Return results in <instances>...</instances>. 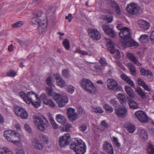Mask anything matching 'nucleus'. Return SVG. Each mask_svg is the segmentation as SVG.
Listing matches in <instances>:
<instances>
[{"label": "nucleus", "instance_id": "6ab92c4d", "mask_svg": "<svg viewBox=\"0 0 154 154\" xmlns=\"http://www.w3.org/2000/svg\"><path fill=\"white\" fill-rule=\"evenodd\" d=\"M138 23L140 27L143 30H147L150 27L149 23L142 19L139 20L138 21Z\"/></svg>", "mask_w": 154, "mask_h": 154}, {"label": "nucleus", "instance_id": "c85d7f7f", "mask_svg": "<svg viewBox=\"0 0 154 154\" xmlns=\"http://www.w3.org/2000/svg\"><path fill=\"white\" fill-rule=\"evenodd\" d=\"M55 79L56 80L57 84L60 87H63L65 86V83L64 81L59 76L56 77Z\"/></svg>", "mask_w": 154, "mask_h": 154}, {"label": "nucleus", "instance_id": "a18cd8bd", "mask_svg": "<svg viewBox=\"0 0 154 154\" xmlns=\"http://www.w3.org/2000/svg\"><path fill=\"white\" fill-rule=\"evenodd\" d=\"M108 47V50L109 51L112 50H114V45L113 44V42L111 40L107 42Z\"/></svg>", "mask_w": 154, "mask_h": 154}, {"label": "nucleus", "instance_id": "69168bd1", "mask_svg": "<svg viewBox=\"0 0 154 154\" xmlns=\"http://www.w3.org/2000/svg\"><path fill=\"white\" fill-rule=\"evenodd\" d=\"M105 18L106 19V20H107V23H109L112 21L113 17L112 16H110L109 17L106 16L105 17Z\"/></svg>", "mask_w": 154, "mask_h": 154}, {"label": "nucleus", "instance_id": "39448f33", "mask_svg": "<svg viewBox=\"0 0 154 154\" xmlns=\"http://www.w3.org/2000/svg\"><path fill=\"white\" fill-rule=\"evenodd\" d=\"M70 148L74 151L76 154H84L86 148L85 143L80 139L77 140L76 143L71 144Z\"/></svg>", "mask_w": 154, "mask_h": 154}, {"label": "nucleus", "instance_id": "20e7f679", "mask_svg": "<svg viewBox=\"0 0 154 154\" xmlns=\"http://www.w3.org/2000/svg\"><path fill=\"white\" fill-rule=\"evenodd\" d=\"M4 137L9 141L14 144L19 143L20 140L19 134L14 131L8 130L4 133Z\"/></svg>", "mask_w": 154, "mask_h": 154}, {"label": "nucleus", "instance_id": "f03ea898", "mask_svg": "<svg viewBox=\"0 0 154 154\" xmlns=\"http://www.w3.org/2000/svg\"><path fill=\"white\" fill-rule=\"evenodd\" d=\"M20 95L28 104L32 103L35 107L37 108L40 105V99L37 95L32 92H28L26 94L23 92H20Z\"/></svg>", "mask_w": 154, "mask_h": 154}, {"label": "nucleus", "instance_id": "09e8293b", "mask_svg": "<svg viewBox=\"0 0 154 154\" xmlns=\"http://www.w3.org/2000/svg\"><path fill=\"white\" fill-rule=\"evenodd\" d=\"M110 103L115 106V108L120 106L115 99H111L109 101Z\"/></svg>", "mask_w": 154, "mask_h": 154}, {"label": "nucleus", "instance_id": "79ce46f5", "mask_svg": "<svg viewBox=\"0 0 154 154\" xmlns=\"http://www.w3.org/2000/svg\"><path fill=\"white\" fill-rule=\"evenodd\" d=\"M40 140L44 143L48 144V139L46 136L43 134H41L39 136Z\"/></svg>", "mask_w": 154, "mask_h": 154}, {"label": "nucleus", "instance_id": "72a5a7b5", "mask_svg": "<svg viewBox=\"0 0 154 154\" xmlns=\"http://www.w3.org/2000/svg\"><path fill=\"white\" fill-rule=\"evenodd\" d=\"M129 105L131 108L133 109H137L138 108V104L135 101L129 100L128 103Z\"/></svg>", "mask_w": 154, "mask_h": 154}, {"label": "nucleus", "instance_id": "de8ad7c7", "mask_svg": "<svg viewBox=\"0 0 154 154\" xmlns=\"http://www.w3.org/2000/svg\"><path fill=\"white\" fill-rule=\"evenodd\" d=\"M50 122L51 123V125L53 128L54 129H56L58 127V125L57 124V123L55 122L54 119L53 118H51L50 119Z\"/></svg>", "mask_w": 154, "mask_h": 154}, {"label": "nucleus", "instance_id": "393cba45", "mask_svg": "<svg viewBox=\"0 0 154 154\" xmlns=\"http://www.w3.org/2000/svg\"><path fill=\"white\" fill-rule=\"evenodd\" d=\"M121 77L122 79L125 81L129 84L131 87L134 88L135 85L133 81L129 78V77L125 74H122L121 75Z\"/></svg>", "mask_w": 154, "mask_h": 154}, {"label": "nucleus", "instance_id": "6e6d98bb", "mask_svg": "<svg viewBox=\"0 0 154 154\" xmlns=\"http://www.w3.org/2000/svg\"><path fill=\"white\" fill-rule=\"evenodd\" d=\"M33 24H38V25L41 23V22H39L37 19L33 18L31 19V20L30 21Z\"/></svg>", "mask_w": 154, "mask_h": 154}, {"label": "nucleus", "instance_id": "f257e3e1", "mask_svg": "<svg viewBox=\"0 0 154 154\" xmlns=\"http://www.w3.org/2000/svg\"><path fill=\"white\" fill-rule=\"evenodd\" d=\"M119 35L122 39L121 44L124 48L132 46H136L138 43L133 40L131 38L130 29L127 27H124L123 29L120 31Z\"/></svg>", "mask_w": 154, "mask_h": 154}, {"label": "nucleus", "instance_id": "ddd939ff", "mask_svg": "<svg viewBox=\"0 0 154 154\" xmlns=\"http://www.w3.org/2000/svg\"><path fill=\"white\" fill-rule=\"evenodd\" d=\"M126 10L130 14L135 15L139 13L140 8L135 4L132 3L128 5Z\"/></svg>", "mask_w": 154, "mask_h": 154}, {"label": "nucleus", "instance_id": "5fc2aeb1", "mask_svg": "<svg viewBox=\"0 0 154 154\" xmlns=\"http://www.w3.org/2000/svg\"><path fill=\"white\" fill-rule=\"evenodd\" d=\"M93 111L96 112L102 113L103 112V110L99 106H97L94 108Z\"/></svg>", "mask_w": 154, "mask_h": 154}, {"label": "nucleus", "instance_id": "f3484780", "mask_svg": "<svg viewBox=\"0 0 154 154\" xmlns=\"http://www.w3.org/2000/svg\"><path fill=\"white\" fill-rule=\"evenodd\" d=\"M67 114L68 118L71 122L74 121L78 118L77 115L75 112V110L74 109L72 108L68 109Z\"/></svg>", "mask_w": 154, "mask_h": 154}, {"label": "nucleus", "instance_id": "0e129e2a", "mask_svg": "<svg viewBox=\"0 0 154 154\" xmlns=\"http://www.w3.org/2000/svg\"><path fill=\"white\" fill-rule=\"evenodd\" d=\"M113 143L117 146L119 147L120 146L119 143L118 142V139L117 138L113 137Z\"/></svg>", "mask_w": 154, "mask_h": 154}, {"label": "nucleus", "instance_id": "4d7b16f0", "mask_svg": "<svg viewBox=\"0 0 154 154\" xmlns=\"http://www.w3.org/2000/svg\"><path fill=\"white\" fill-rule=\"evenodd\" d=\"M72 127L71 125L69 123H67L63 127V129L66 131H68L69 130V129Z\"/></svg>", "mask_w": 154, "mask_h": 154}, {"label": "nucleus", "instance_id": "2f4dec72", "mask_svg": "<svg viewBox=\"0 0 154 154\" xmlns=\"http://www.w3.org/2000/svg\"><path fill=\"white\" fill-rule=\"evenodd\" d=\"M108 127V125L107 123L105 121H102L100 125L99 126L98 129L100 131H102L105 130L106 128Z\"/></svg>", "mask_w": 154, "mask_h": 154}, {"label": "nucleus", "instance_id": "680f3d73", "mask_svg": "<svg viewBox=\"0 0 154 154\" xmlns=\"http://www.w3.org/2000/svg\"><path fill=\"white\" fill-rule=\"evenodd\" d=\"M150 38L151 42L154 44V30L150 33Z\"/></svg>", "mask_w": 154, "mask_h": 154}, {"label": "nucleus", "instance_id": "5701e85b", "mask_svg": "<svg viewBox=\"0 0 154 154\" xmlns=\"http://www.w3.org/2000/svg\"><path fill=\"white\" fill-rule=\"evenodd\" d=\"M125 127L130 133H133L135 130L134 126L129 122H127L125 124Z\"/></svg>", "mask_w": 154, "mask_h": 154}, {"label": "nucleus", "instance_id": "37998d69", "mask_svg": "<svg viewBox=\"0 0 154 154\" xmlns=\"http://www.w3.org/2000/svg\"><path fill=\"white\" fill-rule=\"evenodd\" d=\"M148 152L149 154L154 153V146L152 144L149 143L148 146Z\"/></svg>", "mask_w": 154, "mask_h": 154}, {"label": "nucleus", "instance_id": "a19ab883", "mask_svg": "<svg viewBox=\"0 0 154 154\" xmlns=\"http://www.w3.org/2000/svg\"><path fill=\"white\" fill-rule=\"evenodd\" d=\"M44 103L46 105L52 107H55V104L53 101L51 99H48L47 100H45Z\"/></svg>", "mask_w": 154, "mask_h": 154}, {"label": "nucleus", "instance_id": "b1692460", "mask_svg": "<svg viewBox=\"0 0 154 154\" xmlns=\"http://www.w3.org/2000/svg\"><path fill=\"white\" fill-rule=\"evenodd\" d=\"M127 56L129 59L133 62L135 64H136L138 66L141 65V64L139 62L136 58L132 54L128 53L127 54Z\"/></svg>", "mask_w": 154, "mask_h": 154}, {"label": "nucleus", "instance_id": "3c124183", "mask_svg": "<svg viewBox=\"0 0 154 154\" xmlns=\"http://www.w3.org/2000/svg\"><path fill=\"white\" fill-rule=\"evenodd\" d=\"M62 74L63 75L66 77L68 78L69 76V71L68 69H63L62 71Z\"/></svg>", "mask_w": 154, "mask_h": 154}, {"label": "nucleus", "instance_id": "2eb2a0df", "mask_svg": "<svg viewBox=\"0 0 154 154\" xmlns=\"http://www.w3.org/2000/svg\"><path fill=\"white\" fill-rule=\"evenodd\" d=\"M102 28L105 33L110 37L114 38L116 34L115 31L107 24H105L102 26Z\"/></svg>", "mask_w": 154, "mask_h": 154}, {"label": "nucleus", "instance_id": "9d476101", "mask_svg": "<svg viewBox=\"0 0 154 154\" xmlns=\"http://www.w3.org/2000/svg\"><path fill=\"white\" fill-rule=\"evenodd\" d=\"M107 88L116 91H120L122 89L121 87L118 85L116 82L113 79H109L107 81Z\"/></svg>", "mask_w": 154, "mask_h": 154}, {"label": "nucleus", "instance_id": "4be33fe9", "mask_svg": "<svg viewBox=\"0 0 154 154\" xmlns=\"http://www.w3.org/2000/svg\"><path fill=\"white\" fill-rule=\"evenodd\" d=\"M140 73L143 75H146L148 78H151L152 76V73L148 70H146L142 67L139 68Z\"/></svg>", "mask_w": 154, "mask_h": 154}, {"label": "nucleus", "instance_id": "1a4fd4ad", "mask_svg": "<svg viewBox=\"0 0 154 154\" xmlns=\"http://www.w3.org/2000/svg\"><path fill=\"white\" fill-rule=\"evenodd\" d=\"M71 140L70 135L66 134L59 138V145L61 147H64L68 145Z\"/></svg>", "mask_w": 154, "mask_h": 154}, {"label": "nucleus", "instance_id": "7ed1b4c3", "mask_svg": "<svg viewBox=\"0 0 154 154\" xmlns=\"http://www.w3.org/2000/svg\"><path fill=\"white\" fill-rule=\"evenodd\" d=\"M33 122L37 128L41 131H44L49 128V124L45 118H40L36 116L33 117Z\"/></svg>", "mask_w": 154, "mask_h": 154}, {"label": "nucleus", "instance_id": "13d9d810", "mask_svg": "<svg viewBox=\"0 0 154 154\" xmlns=\"http://www.w3.org/2000/svg\"><path fill=\"white\" fill-rule=\"evenodd\" d=\"M46 83L49 86L52 87V83L51 81V77L48 78L46 80Z\"/></svg>", "mask_w": 154, "mask_h": 154}, {"label": "nucleus", "instance_id": "412c9836", "mask_svg": "<svg viewBox=\"0 0 154 154\" xmlns=\"http://www.w3.org/2000/svg\"><path fill=\"white\" fill-rule=\"evenodd\" d=\"M137 134L142 139L146 140L147 138V133L144 129L139 128L137 131Z\"/></svg>", "mask_w": 154, "mask_h": 154}, {"label": "nucleus", "instance_id": "dca6fc26", "mask_svg": "<svg viewBox=\"0 0 154 154\" xmlns=\"http://www.w3.org/2000/svg\"><path fill=\"white\" fill-rule=\"evenodd\" d=\"M106 2L109 5H110L113 8V10L118 14H121L120 8L118 5L114 0H106Z\"/></svg>", "mask_w": 154, "mask_h": 154}, {"label": "nucleus", "instance_id": "c9c22d12", "mask_svg": "<svg viewBox=\"0 0 154 154\" xmlns=\"http://www.w3.org/2000/svg\"><path fill=\"white\" fill-rule=\"evenodd\" d=\"M0 153L1 154H13L10 149L5 147L0 148Z\"/></svg>", "mask_w": 154, "mask_h": 154}, {"label": "nucleus", "instance_id": "cd10ccee", "mask_svg": "<svg viewBox=\"0 0 154 154\" xmlns=\"http://www.w3.org/2000/svg\"><path fill=\"white\" fill-rule=\"evenodd\" d=\"M125 90L128 95L129 97L131 98L134 97V92L133 90L129 87L125 86Z\"/></svg>", "mask_w": 154, "mask_h": 154}, {"label": "nucleus", "instance_id": "864d4df0", "mask_svg": "<svg viewBox=\"0 0 154 154\" xmlns=\"http://www.w3.org/2000/svg\"><path fill=\"white\" fill-rule=\"evenodd\" d=\"M137 82L138 85L142 87L146 83L143 79L140 78H138L137 80Z\"/></svg>", "mask_w": 154, "mask_h": 154}, {"label": "nucleus", "instance_id": "49530a36", "mask_svg": "<svg viewBox=\"0 0 154 154\" xmlns=\"http://www.w3.org/2000/svg\"><path fill=\"white\" fill-rule=\"evenodd\" d=\"M33 14L34 16L39 18L42 16V12L40 10H36L33 12Z\"/></svg>", "mask_w": 154, "mask_h": 154}, {"label": "nucleus", "instance_id": "4c0bfd02", "mask_svg": "<svg viewBox=\"0 0 154 154\" xmlns=\"http://www.w3.org/2000/svg\"><path fill=\"white\" fill-rule=\"evenodd\" d=\"M103 107L104 108L106 112L108 113H111L113 111V108L109 105L105 103L103 105Z\"/></svg>", "mask_w": 154, "mask_h": 154}, {"label": "nucleus", "instance_id": "bb28decb", "mask_svg": "<svg viewBox=\"0 0 154 154\" xmlns=\"http://www.w3.org/2000/svg\"><path fill=\"white\" fill-rule=\"evenodd\" d=\"M47 24L45 23L41 22L38 26V31L40 33H42L45 31L47 28Z\"/></svg>", "mask_w": 154, "mask_h": 154}, {"label": "nucleus", "instance_id": "e2e57ef3", "mask_svg": "<svg viewBox=\"0 0 154 154\" xmlns=\"http://www.w3.org/2000/svg\"><path fill=\"white\" fill-rule=\"evenodd\" d=\"M16 154H25V153L23 149H18L16 150Z\"/></svg>", "mask_w": 154, "mask_h": 154}, {"label": "nucleus", "instance_id": "a878e982", "mask_svg": "<svg viewBox=\"0 0 154 154\" xmlns=\"http://www.w3.org/2000/svg\"><path fill=\"white\" fill-rule=\"evenodd\" d=\"M135 91L138 95L143 99L146 98V96L144 92H143V90L141 88L137 87L135 89Z\"/></svg>", "mask_w": 154, "mask_h": 154}, {"label": "nucleus", "instance_id": "aec40b11", "mask_svg": "<svg viewBox=\"0 0 154 154\" xmlns=\"http://www.w3.org/2000/svg\"><path fill=\"white\" fill-rule=\"evenodd\" d=\"M32 144L33 147L36 150H41L43 148V146L39 142V140L36 138L33 139L32 142Z\"/></svg>", "mask_w": 154, "mask_h": 154}, {"label": "nucleus", "instance_id": "a211bd4d", "mask_svg": "<svg viewBox=\"0 0 154 154\" xmlns=\"http://www.w3.org/2000/svg\"><path fill=\"white\" fill-rule=\"evenodd\" d=\"M103 148L104 151L107 154H110L111 152H112L113 151L112 145L110 143L107 141H105L104 142Z\"/></svg>", "mask_w": 154, "mask_h": 154}, {"label": "nucleus", "instance_id": "338daca9", "mask_svg": "<svg viewBox=\"0 0 154 154\" xmlns=\"http://www.w3.org/2000/svg\"><path fill=\"white\" fill-rule=\"evenodd\" d=\"M65 18L66 20H68L70 22L72 21V19L73 18V17L71 14L69 13L68 16H66Z\"/></svg>", "mask_w": 154, "mask_h": 154}, {"label": "nucleus", "instance_id": "7c9ffc66", "mask_svg": "<svg viewBox=\"0 0 154 154\" xmlns=\"http://www.w3.org/2000/svg\"><path fill=\"white\" fill-rule=\"evenodd\" d=\"M51 87H47L46 88V92L49 96H52L54 100V96L56 94L58 95V94L55 93L53 91V90L52 88Z\"/></svg>", "mask_w": 154, "mask_h": 154}, {"label": "nucleus", "instance_id": "bf43d9fd", "mask_svg": "<svg viewBox=\"0 0 154 154\" xmlns=\"http://www.w3.org/2000/svg\"><path fill=\"white\" fill-rule=\"evenodd\" d=\"M87 128V126L86 124H84L81 125L79 127L80 130L82 132L84 131Z\"/></svg>", "mask_w": 154, "mask_h": 154}, {"label": "nucleus", "instance_id": "58836bf2", "mask_svg": "<svg viewBox=\"0 0 154 154\" xmlns=\"http://www.w3.org/2000/svg\"><path fill=\"white\" fill-rule=\"evenodd\" d=\"M63 44L66 50H69L70 48V45L68 39H65L63 41Z\"/></svg>", "mask_w": 154, "mask_h": 154}, {"label": "nucleus", "instance_id": "4468645a", "mask_svg": "<svg viewBox=\"0 0 154 154\" xmlns=\"http://www.w3.org/2000/svg\"><path fill=\"white\" fill-rule=\"evenodd\" d=\"M88 33L89 36L94 40H98L101 37L100 33L96 29H90Z\"/></svg>", "mask_w": 154, "mask_h": 154}, {"label": "nucleus", "instance_id": "9b49d317", "mask_svg": "<svg viewBox=\"0 0 154 154\" xmlns=\"http://www.w3.org/2000/svg\"><path fill=\"white\" fill-rule=\"evenodd\" d=\"M115 113L119 118H124L127 114L126 108L124 106L121 107L120 106L115 108Z\"/></svg>", "mask_w": 154, "mask_h": 154}, {"label": "nucleus", "instance_id": "6e6552de", "mask_svg": "<svg viewBox=\"0 0 154 154\" xmlns=\"http://www.w3.org/2000/svg\"><path fill=\"white\" fill-rule=\"evenodd\" d=\"M58 103L59 107H63L68 101V99L66 95H61L59 94H56L54 100Z\"/></svg>", "mask_w": 154, "mask_h": 154}, {"label": "nucleus", "instance_id": "423d86ee", "mask_svg": "<svg viewBox=\"0 0 154 154\" xmlns=\"http://www.w3.org/2000/svg\"><path fill=\"white\" fill-rule=\"evenodd\" d=\"M81 86L88 92L92 93L95 91V87L90 80L83 79L80 82Z\"/></svg>", "mask_w": 154, "mask_h": 154}, {"label": "nucleus", "instance_id": "c756f323", "mask_svg": "<svg viewBox=\"0 0 154 154\" xmlns=\"http://www.w3.org/2000/svg\"><path fill=\"white\" fill-rule=\"evenodd\" d=\"M56 119L58 122L62 125L64 124L66 122L65 117L60 114H58L56 116Z\"/></svg>", "mask_w": 154, "mask_h": 154}, {"label": "nucleus", "instance_id": "774afa93", "mask_svg": "<svg viewBox=\"0 0 154 154\" xmlns=\"http://www.w3.org/2000/svg\"><path fill=\"white\" fill-rule=\"evenodd\" d=\"M144 89L148 91H149L151 90V88L149 87L147 84L145 83L144 85L142 87Z\"/></svg>", "mask_w": 154, "mask_h": 154}, {"label": "nucleus", "instance_id": "0eeeda50", "mask_svg": "<svg viewBox=\"0 0 154 154\" xmlns=\"http://www.w3.org/2000/svg\"><path fill=\"white\" fill-rule=\"evenodd\" d=\"M13 110L15 114L23 119L27 118L28 115L27 112L22 107L15 105L14 106Z\"/></svg>", "mask_w": 154, "mask_h": 154}, {"label": "nucleus", "instance_id": "e433bc0d", "mask_svg": "<svg viewBox=\"0 0 154 154\" xmlns=\"http://www.w3.org/2000/svg\"><path fill=\"white\" fill-rule=\"evenodd\" d=\"M128 66L131 74L133 75L136 74V70L135 66L131 63H128Z\"/></svg>", "mask_w": 154, "mask_h": 154}, {"label": "nucleus", "instance_id": "f704fd0d", "mask_svg": "<svg viewBox=\"0 0 154 154\" xmlns=\"http://www.w3.org/2000/svg\"><path fill=\"white\" fill-rule=\"evenodd\" d=\"M109 51L111 54H115V57L117 59H119L121 58L120 53L119 51L118 50L114 48Z\"/></svg>", "mask_w": 154, "mask_h": 154}, {"label": "nucleus", "instance_id": "ea45409f", "mask_svg": "<svg viewBox=\"0 0 154 154\" xmlns=\"http://www.w3.org/2000/svg\"><path fill=\"white\" fill-rule=\"evenodd\" d=\"M148 36L146 34L142 35L140 38V40L141 42L145 43L148 41Z\"/></svg>", "mask_w": 154, "mask_h": 154}, {"label": "nucleus", "instance_id": "8fccbe9b", "mask_svg": "<svg viewBox=\"0 0 154 154\" xmlns=\"http://www.w3.org/2000/svg\"><path fill=\"white\" fill-rule=\"evenodd\" d=\"M23 24V22L19 21L12 25V27L13 28H16L21 27Z\"/></svg>", "mask_w": 154, "mask_h": 154}, {"label": "nucleus", "instance_id": "603ef678", "mask_svg": "<svg viewBox=\"0 0 154 154\" xmlns=\"http://www.w3.org/2000/svg\"><path fill=\"white\" fill-rule=\"evenodd\" d=\"M99 61L102 66H105L107 64V63L105 59L103 58H101Z\"/></svg>", "mask_w": 154, "mask_h": 154}, {"label": "nucleus", "instance_id": "f8f14e48", "mask_svg": "<svg viewBox=\"0 0 154 154\" xmlns=\"http://www.w3.org/2000/svg\"><path fill=\"white\" fill-rule=\"evenodd\" d=\"M135 115L136 117L142 123H146L148 120V117L146 113L142 111L139 110L136 112Z\"/></svg>", "mask_w": 154, "mask_h": 154}, {"label": "nucleus", "instance_id": "c03bdc74", "mask_svg": "<svg viewBox=\"0 0 154 154\" xmlns=\"http://www.w3.org/2000/svg\"><path fill=\"white\" fill-rule=\"evenodd\" d=\"M75 52L80 54L82 55L83 56L87 55L88 54V53L87 51H82L79 48H77L76 49V50L75 51Z\"/></svg>", "mask_w": 154, "mask_h": 154}, {"label": "nucleus", "instance_id": "052dcab7", "mask_svg": "<svg viewBox=\"0 0 154 154\" xmlns=\"http://www.w3.org/2000/svg\"><path fill=\"white\" fill-rule=\"evenodd\" d=\"M40 97L41 99L43 101L44 103L45 102V100H47L48 99L46 94H42L40 95Z\"/></svg>", "mask_w": 154, "mask_h": 154}, {"label": "nucleus", "instance_id": "473e14b6", "mask_svg": "<svg viewBox=\"0 0 154 154\" xmlns=\"http://www.w3.org/2000/svg\"><path fill=\"white\" fill-rule=\"evenodd\" d=\"M117 97L121 104H124L126 102L127 99L124 95L121 93L117 95Z\"/></svg>", "mask_w": 154, "mask_h": 154}]
</instances>
